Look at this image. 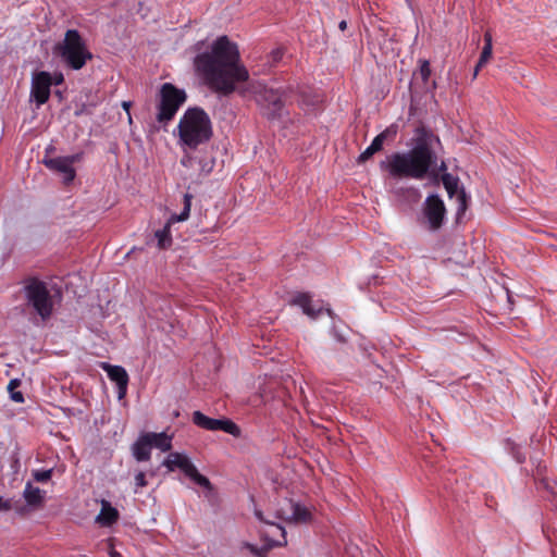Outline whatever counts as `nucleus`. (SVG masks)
<instances>
[{"mask_svg": "<svg viewBox=\"0 0 557 557\" xmlns=\"http://www.w3.org/2000/svg\"><path fill=\"white\" fill-rule=\"evenodd\" d=\"M195 66L212 89L223 94L234 91L239 83L249 77L247 69L240 63L236 44L226 36L213 41L210 51L198 54Z\"/></svg>", "mask_w": 557, "mask_h": 557, "instance_id": "obj_1", "label": "nucleus"}, {"mask_svg": "<svg viewBox=\"0 0 557 557\" xmlns=\"http://www.w3.org/2000/svg\"><path fill=\"white\" fill-rule=\"evenodd\" d=\"M435 164L436 156L431 147V138H424L407 152L388 156L381 162V168L394 178L422 180Z\"/></svg>", "mask_w": 557, "mask_h": 557, "instance_id": "obj_2", "label": "nucleus"}, {"mask_svg": "<svg viewBox=\"0 0 557 557\" xmlns=\"http://www.w3.org/2000/svg\"><path fill=\"white\" fill-rule=\"evenodd\" d=\"M212 123L200 108L187 109L177 124L178 145L183 150L196 149L212 137Z\"/></svg>", "mask_w": 557, "mask_h": 557, "instance_id": "obj_3", "label": "nucleus"}, {"mask_svg": "<svg viewBox=\"0 0 557 557\" xmlns=\"http://www.w3.org/2000/svg\"><path fill=\"white\" fill-rule=\"evenodd\" d=\"M54 52L73 70L82 69L91 59L83 38L75 29L65 33L64 39L55 45Z\"/></svg>", "mask_w": 557, "mask_h": 557, "instance_id": "obj_4", "label": "nucleus"}, {"mask_svg": "<svg viewBox=\"0 0 557 557\" xmlns=\"http://www.w3.org/2000/svg\"><path fill=\"white\" fill-rule=\"evenodd\" d=\"M27 305L41 318L48 320L53 312L55 299L50 294L46 283L32 278L24 286Z\"/></svg>", "mask_w": 557, "mask_h": 557, "instance_id": "obj_5", "label": "nucleus"}, {"mask_svg": "<svg viewBox=\"0 0 557 557\" xmlns=\"http://www.w3.org/2000/svg\"><path fill=\"white\" fill-rule=\"evenodd\" d=\"M186 92L171 83H164L158 92L157 121L169 123L186 101Z\"/></svg>", "mask_w": 557, "mask_h": 557, "instance_id": "obj_6", "label": "nucleus"}, {"mask_svg": "<svg viewBox=\"0 0 557 557\" xmlns=\"http://www.w3.org/2000/svg\"><path fill=\"white\" fill-rule=\"evenodd\" d=\"M256 101L263 114L271 120L280 119L285 112L286 94L281 89L268 88L258 83L253 86Z\"/></svg>", "mask_w": 557, "mask_h": 557, "instance_id": "obj_7", "label": "nucleus"}, {"mask_svg": "<svg viewBox=\"0 0 557 557\" xmlns=\"http://www.w3.org/2000/svg\"><path fill=\"white\" fill-rule=\"evenodd\" d=\"M169 472L181 471L194 484L207 487L209 480L200 474L189 456L185 453L170 451L161 462Z\"/></svg>", "mask_w": 557, "mask_h": 557, "instance_id": "obj_8", "label": "nucleus"}, {"mask_svg": "<svg viewBox=\"0 0 557 557\" xmlns=\"http://www.w3.org/2000/svg\"><path fill=\"white\" fill-rule=\"evenodd\" d=\"M277 517L294 524H310L315 519V510L299 502L285 498L276 510Z\"/></svg>", "mask_w": 557, "mask_h": 557, "instance_id": "obj_9", "label": "nucleus"}, {"mask_svg": "<svg viewBox=\"0 0 557 557\" xmlns=\"http://www.w3.org/2000/svg\"><path fill=\"white\" fill-rule=\"evenodd\" d=\"M191 208V196L189 194L184 195V209L180 214H172L166 221L164 227L162 230H158L154 233L156 238L158 239V246L161 249L168 248L172 245V237L170 228L172 224L176 222H184L189 218Z\"/></svg>", "mask_w": 557, "mask_h": 557, "instance_id": "obj_10", "label": "nucleus"}, {"mask_svg": "<svg viewBox=\"0 0 557 557\" xmlns=\"http://www.w3.org/2000/svg\"><path fill=\"white\" fill-rule=\"evenodd\" d=\"M445 171H446V164H445V162H441L438 171L437 172L432 171V172L435 177V182H437V173L443 172V175H442L443 185L450 198L456 197V200L458 202V209H457L458 214H461L467 209V195L463 189H459L458 177L453 176L449 173H445Z\"/></svg>", "mask_w": 557, "mask_h": 557, "instance_id": "obj_11", "label": "nucleus"}, {"mask_svg": "<svg viewBox=\"0 0 557 557\" xmlns=\"http://www.w3.org/2000/svg\"><path fill=\"white\" fill-rule=\"evenodd\" d=\"M193 421L196 425L209 431L222 430L233 436L240 435L239 428L233 421L227 419H212L200 411H195L193 414Z\"/></svg>", "mask_w": 557, "mask_h": 557, "instance_id": "obj_12", "label": "nucleus"}, {"mask_svg": "<svg viewBox=\"0 0 557 557\" xmlns=\"http://www.w3.org/2000/svg\"><path fill=\"white\" fill-rule=\"evenodd\" d=\"M445 212L444 202L437 195H431L425 199L423 214L431 230L435 231L442 226Z\"/></svg>", "mask_w": 557, "mask_h": 557, "instance_id": "obj_13", "label": "nucleus"}, {"mask_svg": "<svg viewBox=\"0 0 557 557\" xmlns=\"http://www.w3.org/2000/svg\"><path fill=\"white\" fill-rule=\"evenodd\" d=\"M267 544L260 549L253 545H249L251 553L258 557H265L268 552L276 546H284L287 544L286 532L283 527L275 523H270L269 529L264 532Z\"/></svg>", "mask_w": 557, "mask_h": 557, "instance_id": "obj_14", "label": "nucleus"}, {"mask_svg": "<svg viewBox=\"0 0 557 557\" xmlns=\"http://www.w3.org/2000/svg\"><path fill=\"white\" fill-rule=\"evenodd\" d=\"M79 154H74L67 157L45 158L42 162L48 169L62 174L63 182L69 184L75 177L73 164L79 161Z\"/></svg>", "mask_w": 557, "mask_h": 557, "instance_id": "obj_15", "label": "nucleus"}, {"mask_svg": "<svg viewBox=\"0 0 557 557\" xmlns=\"http://www.w3.org/2000/svg\"><path fill=\"white\" fill-rule=\"evenodd\" d=\"M51 85L52 76L48 72L42 71L33 75L30 98L37 102V106H41L48 101Z\"/></svg>", "mask_w": 557, "mask_h": 557, "instance_id": "obj_16", "label": "nucleus"}, {"mask_svg": "<svg viewBox=\"0 0 557 557\" xmlns=\"http://www.w3.org/2000/svg\"><path fill=\"white\" fill-rule=\"evenodd\" d=\"M101 368L107 372L111 381L115 382L119 387V398H123L126 394L128 374L121 366H112L102 363Z\"/></svg>", "mask_w": 557, "mask_h": 557, "instance_id": "obj_17", "label": "nucleus"}, {"mask_svg": "<svg viewBox=\"0 0 557 557\" xmlns=\"http://www.w3.org/2000/svg\"><path fill=\"white\" fill-rule=\"evenodd\" d=\"M396 135V128L391 126L379 134L371 143V145L359 156V161L364 162L370 159L375 152L380 151L384 141Z\"/></svg>", "mask_w": 557, "mask_h": 557, "instance_id": "obj_18", "label": "nucleus"}, {"mask_svg": "<svg viewBox=\"0 0 557 557\" xmlns=\"http://www.w3.org/2000/svg\"><path fill=\"white\" fill-rule=\"evenodd\" d=\"M120 513L116 508H114L110 502L102 499L101 500V509L98 516L96 517V522L101 527H111L119 520Z\"/></svg>", "mask_w": 557, "mask_h": 557, "instance_id": "obj_19", "label": "nucleus"}, {"mask_svg": "<svg viewBox=\"0 0 557 557\" xmlns=\"http://www.w3.org/2000/svg\"><path fill=\"white\" fill-rule=\"evenodd\" d=\"M146 434L148 436L151 447H154L164 453L171 450L173 433L170 434L166 431H164L160 433L147 432Z\"/></svg>", "mask_w": 557, "mask_h": 557, "instance_id": "obj_20", "label": "nucleus"}, {"mask_svg": "<svg viewBox=\"0 0 557 557\" xmlns=\"http://www.w3.org/2000/svg\"><path fill=\"white\" fill-rule=\"evenodd\" d=\"M292 304L300 307L302 312L311 319H315L322 312V308L313 306L310 297L306 294H299L294 297Z\"/></svg>", "mask_w": 557, "mask_h": 557, "instance_id": "obj_21", "label": "nucleus"}, {"mask_svg": "<svg viewBox=\"0 0 557 557\" xmlns=\"http://www.w3.org/2000/svg\"><path fill=\"white\" fill-rule=\"evenodd\" d=\"M151 448L148 436L144 433L133 445V455L138 461H146L150 458Z\"/></svg>", "mask_w": 557, "mask_h": 557, "instance_id": "obj_22", "label": "nucleus"}, {"mask_svg": "<svg viewBox=\"0 0 557 557\" xmlns=\"http://www.w3.org/2000/svg\"><path fill=\"white\" fill-rule=\"evenodd\" d=\"M24 498L27 505L36 507L42 503L44 495L41 490H24Z\"/></svg>", "mask_w": 557, "mask_h": 557, "instance_id": "obj_23", "label": "nucleus"}, {"mask_svg": "<svg viewBox=\"0 0 557 557\" xmlns=\"http://www.w3.org/2000/svg\"><path fill=\"white\" fill-rule=\"evenodd\" d=\"M20 386V380L14 379L9 382L8 391L10 392L11 399L15 403H23L24 397L21 392H16V388Z\"/></svg>", "mask_w": 557, "mask_h": 557, "instance_id": "obj_24", "label": "nucleus"}, {"mask_svg": "<svg viewBox=\"0 0 557 557\" xmlns=\"http://www.w3.org/2000/svg\"><path fill=\"white\" fill-rule=\"evenodd\" d=\"M52 469L48 470H36L33 475L37 483L48 484L50 482V478L52 475Z\"/></svg>", "mask_w": 557, "mask_h": 557, "instance_id": "obj_25", "label": "nucleus"}, {"mask_svg": "<svg viewBox=\"0 0 557 557\" xmlns=\"http://www.w3.org/2000/svg\"><path fill=\"white\" fill-rule=\"evenodd\" d=\"M431 69L426 60L420 61L419 75L423 82H426L430 77Z\"/></svg>", "mask_w": 557, "mask_h": 557, "instance_id": "obj_26", "label": "nucleus"}, {"mask_svg": "<svg viewBox=\"0 0 557 557\" xmlns=\"http://www.w3.org/2000/svg\"><path fill=\"white\" fill-rule=\"evenodd\" d=\"M492 53L493 49H490V47H483L479 59V66H484L492 58Z\"/></svg>", "mask_w": 557, "mask_h": 557, "instance_id": "obj_27", "label": "nucleus"}, {"mask_svg": "<svg viewBox=\"0 0 557 557\" xmlns=\"http://www.w3.org/2000/svg\"><path fill=\"white\" fill-rule=\"evenodd\" d=\"M283 57V49L276 48L270 53V60L272 63H277Z\"/></svg>", "mask_w": 557, "mask_h": 557, "instance_id": "obj_28", "label": "nucleus"}, {"mask_svg": "<svg viewBox=\"0 0 557 557\" xmlns=\"http://www.w3.org/2000/svg\"><path fill=\"white\" fill-rule=\"evenodd\" d=\"M194 162L195 159L189 154H185L181 160V164L185 168H191Z\"/></svg>", "mask_w": 557, "mask_h": 557, "instance_id": "obj_29", "label": "nucleus"}, {"mask_svg": "<svg viewBox=\"0 0 557 557\" xmlns=\"http://www.w3.org/2000/svg\"><path fill=\"white\" fill-rule=\"evenodd\" d=\"M135 484L137 486H145L147 484V482L145 481V474L143 472H139L136 476H135Z\"/></svg>", "mask_w": 557, "mask_h": 557, "instance_id": "obj_30", "label": "nucleus"}, {"mask_svg": "<svg viewBox=\"0 0 557 557\" xmlns=\"http://www.w3.org/2000/svg\"><path fill=\"white\" fill-rule=\"evenodd\" d=\"M484 40H485L484 47H490V49H493L492 35L488 32L485 33Z\"/></svg>", "mask_w": 557, "mask_h": 557, "instance_id": "obj_31", "label": "nucleus"}, {"mask_svg": "<svg viewBox=\"0 0 557 557\" xmlns=\"http://www.w3.org/2000/svg\"><path fill=\"white\" fill-rule=\"evenodd\" d=\"M63 75L61 73L54 74L52 77V84L60 85L63 83Z\"/></svg>", "mask_w": 557, "mask_h": 557, "instance_id": "obj_32", "label": "nucleus"}, {"mask_svg": "<svg viewBox=\"0 0 557 557\" xmlns=\"http://www.w3.org/2000/svg\"><path fill=\"white\" fill-rule=\"evenodd\" d=\"M11 508V505L9 502H4L1 497H0V510L1 509H4V510H8Z\"/></svg>", "mask_w": 557, "mask_h": 557, "instance_id": "obj_33", "label": "nucleus"}, {"mask_svg": "<svg viewBox=\"0 0 557 557\" xmlns=\"http://www.w3.org/2000/svg\"><path fill=\"white\" fill-rule=\"evenodd\" d=\"M122 107H123V109H124V110L127 112V114H128V121H129V122H132V116H131V114H129V107H131V103H129V102H127V101H124V102L122 103Z\"/></svg>", "mask_w": 557, "mask_h": 557, "instance_id": "obj_34", "label": "nucleus"}, {"mask_svg": "<svg viewBox=\"0 0 557 557\" xmlns=\"http://www.w3.org/2000/svg\"><path fill=\"white\" fill-rule=\"evenodd\" d=\"M110 557H122V555L119 552H116V550H111L110 552Z\"/></svg>", "mask_w": 557, "mask_h": 557, "instance_id": "obj_35", "label": "nucleus"}, {"mask_svg": "<svg viewBox=\"0 0 557 557\" xmlns=\"http://www.w3.org/2000/svg\"><path fill=\"white\" fill-rule=\"evenodd\" d=\"M482 66H479V63L476 64L475 69H474V73H473V77H476L478 76V73L480 71Z\"/></svg>", "mask_w": 557, "mask_h": 557, "instance_id": "obj_36", "label": "nucleus"}, {"mask_svg": "<svg viewBox=\"0 0 557 557\" xmlns=\"http://www.w3.org/2000/svg\"><path fill=\"white\" fill-rule=\"evenodd\" d=\"M346 26H347L346 21H342V22L339 23V28H341V29H345V28H346Z\"/></svg>", "mask_w": 557, "mask_h": 557, "instance_id": "obj_37", "label": "nucleus"}, {"mask_svg": "<svg viewBox=\"0 0 557 557\" xmlns=\"http://www.w3.org/2000/svg\"><path fill=\"white\" fill-rule=\"evenodd\" d=\"M214 490L208 488L206 497L209 498Z\"/></svg>", "mask_w": 557, "mask_h": 557, "instance_id": "obj_38", "label": "nucleus"}, {"mask_svg": "<svg viewBox=\"0 0 557 557\" xmlns=\"http://www.w3.org/2000/svg\"><path fill=\"white\" fill-rule=\"evenodd\" d=\"M255 513H256V516H257L258 518H260V519H261V511H260V510L255 509Z\"/></svg>", "mask_w": 557, "mask_h": 557, "instance_id": "obj_39", "label": "nucleus"}]
</instances>
